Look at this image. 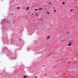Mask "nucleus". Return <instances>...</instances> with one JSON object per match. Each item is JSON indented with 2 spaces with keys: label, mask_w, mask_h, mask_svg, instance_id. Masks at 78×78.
<instances>
[{
  "label": "nucleus",
  "mask_w": 78,
  "mask_h": 78,
  "mask_svg": "<svg viewBox=\"0 0 78 78\" xmlns=\"http://www.w3.org/2000/svg\"><path fill=\"white\" fill-rule=\"evenodd\" d=\"M38 9H39V11H41V10H42V9H43V8H38Z\"/></svg>",
  "instance_id": "1"
},
{
  "label": "nucleus",
  "mask_w": 78,
  "mask_h": 78,
  "mask_svg": "<svg viewBox=\"0 0 78 78\" xmlns=\"http://www.w3.org/2000/svg\"><path fill=\"white\" fill-rule=\"evenodd\" d=\"M68 46H71V42H70L68 44Z\"/></svg>",
  "instance_id": "2"
},
{
  "label": "nucleus",
  "mask_w": 78,
  "mask_h": 78,
  "mask_svg": "<svg viewBox=\"0 0 78 78\" xmlns=\"http://www.w3.org/2000/svg\"><path fill=\"white\" fill-rule=\"evenodd\" d=\"M28 9H29V7H27L26 9V11H28Z\"/></svg>",
  "instance_id": "3"
},
{
  "label": "nucleus",
  "mask_w": 78,
  "mask_h": 78,
  "mask_svg": "<svg viewBox=\"0 0 78 78\" xmlns=\"http://www.w3.org/2000/svg\"><path fill=\"white\" fill-rule=\"evenodd\" d=\"M17 9H20V7H18Z\"/></svg>",
  "instance_id": "4"
},
{
  "label": "nucleus",
  "mask_w": 78,
  "mask_h": 78,
  "mask_svg": "<svg viewBox=\"0 0 78 78\" xmlns=\"http://www.w3.org/2000/svg\"><path fill=\"white\" fill-rule=\"evenodd\" d=\"M3 21L4 22H5L6 21V19H4L3 20Z\"/></svg>",
  "instance_id": "5"
},
{
  "label": "nucleus",
  "mask_w": 78,
  "mask_h": 78,
  "mask_svg": "<svg viewBox=\"0 0 78 78\" xmlns=\"http://www.w3.org/2000/svg\"><path fill=\"white\" fill-rule=\"evenodd\" d=\"M50 36L47 37V39H49V38H50Z\"/></svg>",
  "instance_id": "6"
},
{
  "label": "nucleus",
  "mask_w": 78,
  "mask_h": 78,
  "mask_svg": "<svg viewBox=\"0 0 78 78\" xmlns=\"http://www.w3.org/2000/svg\"><path fill=\"white\" fill-rule=\"evenodd\" d=\"M24 78H27V76H24Z\"/></svg>",
  "instance_id": "7"
},
{
  "label": "nucleus",
  "mask_w": 78,
  "mask_h": 78,
  "mask_svg": "<svg viewBox=\"0 0 78 78\" xmlns=\"http://www.w3.org/2000/svg\"><path fill=\"white\" fill-rule=\"evenodd\" d=\"M65 2H62V5H65Z\"/></svg>",
  "instance_id": "8"
},
{
  "label": "nucleus",
  "mask_w": 78,
  "mask_h": 78,
  "mask_svg": "<svg viewBox=\"0 0 78 78\" xmlns=\"http://www.w3.org/2000/svg\"><path fill=\"white\" fill-rule=\"evenodd\" d=\"M47 13L48 14H50V13L48 12H47Z\"/></svg>",
  "instance_id": "9"
},
{
  "label": "nucleus",
  "mask_w": 78,
  "mask_h": 78,
  "mask_svg": "<svg viewBox=\"0 0 78 78\" xmlns=\"http://www.w3.org/2000/svg\"><path fill=\"white\" fill-rule=\"evenodd\" d=\"M35 11H37V9H35Z\"/></svg>",
  "instance_id": "10"
},
{
  "label": "nucleus",
  "mask_w": 78,
  "mask_h": 78,
  "mask_svg": "<svg viewBox=\"0 0 78 78\" xmlns=\"http://www.w3.org/2000/svg\"><path fill=\"white\" fill-rule=\"evenodd\" d=\"M70 11L71 12L73 11V9H71V10H70Z\"/></svg>",
  "instance_id": "11"
},
{
  "label": "nucleus",
  "mask_w": 78,
  "mask_h": 78,
  "mask_svg": "<svg viewBox=\"0 0 78 78\" xmlns=\"http://www.w3.org/2000/svg\"><path fill=\"white\" fill-rule=\"evenodd\" d=\"M49 5H51V2H49Z\"/></svg>",
  "instance_id": "12"
},
{
  "label": "nucleus",
  "mask_w": 78,
  "mask_h": 78,
  "mask_svg": "<svg viewBox=\"0 0 78 78\" xmlns=\"http://www.w3.org/2000/svg\"><path fill=\"white\" fill-rule=\"evenodd\" d=\"M56 10H54V12H56Z\"/></svg>",
  "instance_id": "13"
},
{
  "label": "nucleus",
  "mask_w": 78,
  "mask_h": 78,
  "mask_svg": "<svg viewBox=\"0 0 78 78\" xmlns=\"http://www.w3.org/2000/svg\"><path fill=\"white\" fill-rule=\"evenodd\" d=\"M35 78H37V77L36 76V77H35Z\"/></svg>",
  "instance_id": "14"
},
{
  "label": "nucleus",
  "mask_w": 78,
  "mask_h": 78,
  "mask_svg": "<svg viewBox=\"0 0 78 78\" xmlns=\"http://www.w3.org/2000/svg\"><path fill=\"white\" fill-rule=\"evenodd\" d=\"M36 15L37 16V14H36Z\"/></svg>",
  "instance_id": "15"
},
{
  "label": "nucleus",
  "mask_w": 78,
  "mask_h": 78,
  "mask_svg": "<svg viewBox=\"0 0 78 78\" xmlns=\"http://www.w3.org/2000/svg\"><path fill=\"white\" fill-rule=\"evenodd\" d=\"M75 1H76L77 0H75Z\"/></svg>",
  "instance_id": "16"
},
{
  "label": "nucleus",
  "mask_w": 78,
  "mask_h": 78,
  "mask_svg": "<svg viewBox=\"0 0 78 78\" xmlns=\"http://www.w3.org/2000/svg\"><path fill=\"white\" fill-rule=\"evenodd\" d=\"M32 15H33V13L32 14Z\"/></svg>",
  "instance_id": "17"
},
{
  "label": "nucleus",
  "mask_w": 78,
  "mask_h": 78,
  "mask_svg": "<svg viewBox=\"0 0 78 78\" xmlns=\"http://www.w3.org/2000/svg\"><path fill=\"white\" fill-rule=\"evenodd\" d=\"M44 7H45V6H44Z\"/></svg>",
  "instance_id": "18"
}]
</instances>
